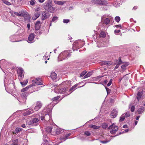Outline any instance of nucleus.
I'll return each instance as SVG.
<instances>
[{
    "instance_id": "1",
    "label": "nucleus",
    "mask_w": 145,
    "mask_h": 145,
    "mask_svg": "<svg viewBox=\"0 0 145 145\" xmlns=\"http://www.w3.org/2000/svg\"><path fill=\"white\" fill-rule=\"evenodd\" d=\"M52 0H47L42 4L44 9L48 12L53 13L55 11V8L52 6Z\"/></svg>"
},
{
    "instance_id": "2",
    "label": "nucleus",
    "mask_w": 145,
    "mask_h": 145,
    "mask_svg": "<svg viewBox=\"0 0 145 145\" xmlns=\"http://www.w3.org/2000/svg\"><path fill=\"white\" fill-rule=\"evenodd\" d=\"M33 85H30L26 88L22 89L21 91L23 92L21 95L20 98L18 99V101L22 103H24L26 100V97L29 95L28 92L26 91L28 88L31 87Z\"/></svg>"
},
{
    "instance_id": "3",
    "label": "nucleus",
    "mask_w": 145,
    "mask_h": 145,
    "mask_svg": "<svg viewBox=\"0 0 145 145\" xmlns=\"http://www.w3.org/2000/svg\"><path fill=\"white\" fill-rule=\"evenodd\" d=\"M71 55L70 53L68 51H64L61 52L58 57V61H61L63 59H67Z\"/></svg>"
},
{
    "instance_id": "4",
    "label": "nucleus",
    "mask_w": 145,
    "mask_h": 145,
    "mask_svg": "<svg viewBox=\"0 0 145 145\" xmlns=\"http://www.w3.org/2000/svg\"><path fill=\"white\" fill-rule=\"evenodd\" d=\"M91 2L93 3L101 5H106L108 4L107 2L105 0H92Z\"/></svg>"
},
{
    "instance_id": "5",
    "label": "nucleus",
    "mask_w": 145,
    "mask_h": 145,
    "mask_svg": "<svg viewBox=\"0 0 145 145\" xmlns=\"http://www.w3.org/2000/svg\"><path fill=\"white\" fill-rule=\"evenodd\" d=\"M108 129H111V130L110 131V132L111 133H115L118 130V127L116 126L115 124L113 123L110 127H108Z\"/></svg>"
},
{
    "instance_id": "6",
    "label": "nucleus",
    "mask_w": 145,
    "mask_h": 145,
    "mask_svg": "<svg viewBox=\"0 0 145 145\" xmlns=\"http://www.w3.org/2000/svg\"><path fill=\"white\" fill-rule=\"evenodd\" d=\"M112 19V18L111 17L106 18L104 16L102 17L101 18V20L102 22L106 25L109 24Z\"/></svg>"
},
{
    "instance_id": "7",
    "label": "nucleus",
    "mask_w": 145,
    "mask_h": 145,
    "mask_svg": "<svg viewBox=\"0 0 145 145\" xmlns=\"http://www.w3.org/2000/svg\"><path fill=\"white\" fill-rule=\"evenodd\" d=\"M51 110L48 109L47 110L48 114H45V120L48 121L50 119L51 116Z\"/></svg>"
},
{
    "instance_id": "8",
    "label": "nucleus",
    "mask_w": 145,
    "mask_h": 145,
    "mask_svg": "<svg viewBox=\"0 0 145 145\" xmlns=\"http://www.w3.org/2000/svg\"><path fill=\"white\" fill-rule=\"evenodd\" d=\"M39 121V119L37 118H33L29 122V125L36 126L37 125Z\"/></svg>"
},
{
    "instance_id": "9",
    "label": "nucleus",
    "mask_w": 145,
    "mask_h": 145,
    "mask_svg": "<svg viewBox=\"0 0 145 145\" xmlns=\"http://www.w3.org/2000/svg\"><path fill=\"white\" fill-rule=\"evenodd\" d=\"M49 14L48 12L46 11H44L42 14V19L44 20L49 18Z\"/></svg>"
},
{
    "instance_id": "10",
    "label": "nucleus",
    "mask_w": 145,
    "mask_h": 145,
    "mask_svg": "<svg viewBox=\"0 0 145 145\" xmlns=\"http://www.w3.org/2000/svg\"><path fill=\"white\" fill-rule=\"evenodd\" d=\"M34 37L35 35L33 33L30 34L28 37V42L30 43L33 42Z\"/></svg>"
},
{
    "instance_id": "11",
    "label": "nucleus",
    "mask_w": 145,
    "mask_h": 145,
    "mask_svg": "<svg viewBox=\"0 0 145 145\" xmlns=\"http://www.w3.org/2000/svg\"><path fill=\"white\" fill-rule=\"evenodd\" d=\"M17 73L19 77H22L24 75V72L22 68H18L17 70Z\"/></svg>"
},
{
    "instance_id": "12",
    "label": "nucleus",
    "mask_w": 145,
    "mask_h": 145,
    "mask_svg": "<svg viewBox=\"0 0 145 145\" xmlns=\"http://www.w3.org/2000/svg\"><path fill=\"white\" fill-rule=\"evenodd\" d=\"M33 82V83H35L37 84V85H42V82L41 80V79L40 78H37L35 80H32Z\"/></svg>"
},
{
    "instance_id": "13",
    "label": "nucleus",
    "mask_w": 145,
    "mask_h": 145,
    "mask_svg": "<svg viewBox=\"0 0 145 145\" xmlns=\"http://www.w3.org/2000/svg\"><path fill=\"white\" fill-rule=\"evenodd\" d=\"M42 106L41 103L40 102H37L34 109L36 111H37Z\"/></svg>"
},
{
    "instance_id": "14",
    "label": "nucleus",
    "mask_w": 145,
    "mask_h": 145,
    "mask_svg": "<svg viewBox=\"0 0 145 145\" xmlns=\"http://www.w3.org/2000/svg\"><path fill=\"white\" fill-rule=\"evenodd\" d=\"M61 129L59 128H58L56 127H55V126H53V130H54V133H52L53 134H59L61 132Z\"/></svg>"
},
{
    "instance_id": "15",
    "label": "nucleus",
    "mask_w": 145,
    "mask_h": 145,
    "mask_svg": "<svg viewBox=\"0 0 145 145\" xmlns=\"http://www.w3.org/2000/svg\"><path fill=\"white\" fill-rule=\"evenodd\" d=\"M118 113V111L116 109H114L112 111V113L111 114H110V116L111 117V118H115Z\"/></svg>"
},
{
    "instance_id": "16",
    "label": "nucleus",
    "mask_w": 145,
    "mask_h": 145,
    "mask_svg": "<svg viewBox=\"0 0 145 145\" xmlns=\"http://www.w3.org/2000/svg\"><path fill=\"white\" fill-rule=\"evenodd\" d=\"M50 75L51 77L53 80L56 81L57 76L56 74L54 72H52Z\"/></svg>"
},
{
    "instance_id": "17",
    "label": "nucleus",
    "mask_w": 145,
    "mask_h": 145,
    "mask_svg": "<svg viewBox=\"0 0 145 145\" xmlns=\"http://www.w3.org/2000/svg\"><path fill=\"white\" fill-rule=\"evenodd\" d=\"M34 112L33 110L32 109H29L26 110V111L24 112V115H29L31 113H33Z\"/></svg>"
},
{
    "instance_id": "18",
    "label": "nucleus",
    "mask_w": 145,
    "mask_h": 145,
    "mask_svg": "<svg viewBox=\"0 0 145 145\" xmlns=\"http://www.w3.org/2000/svg\"><path fill=\"white\" fill-rule=\"evenodd\" d=\"M53 126L52 127H46V131L48 133H54V131L53 130Z\"/></svg>"
},
{
    "instance_id": "19",
    "label": "nucleus",
    "mask_w": 145,
    "mask_h": 145,
    "mask_svg": "<svg viewBox=\"0 0 145 145\" xmlns=\"http://www.w3.org/2000/svg\"><path fill=\"white\" fill-rule=\"evenodd\" d=\"M40 21H37L35 25V29L36 30H38L39 29L40 26Z\"/></svg>"
},
{
    "instance_id": "20",
    "label": "nucleus",
    "mask_w": 145,
    "mask_h": 145,
    "mask_svg": "<svg viewBox=\"0 0 145 145\" xmlns=\"http://www.w3.org/2000/svg\"><path fill=\"white\" fill-rule=\"evenodd\" d=\"M12 144L10 145H20V143L18 142V139H17L16 140H12Z\"/></svg>"
},
{
    "instance_id": "21",
    "label": "nucleus",
    "mask_w": 145,
    "mask_h": 145,
    "mask_svg": "<svg viewBox=\"0 0 145 145\" xmlns=\"http://www.w3.org/2000/svg\"><path fill=\"white\" fill-rule=\"evenodd\" d=\"M71 135V134L69 133L68 134L65 135L63 137L60 138V140L61 142L63 141L68 138V137Z\"/></svg>"
},
{
    "instance_id": "22",
    "label": "nucleus",
    "mask_w": 145,
    "mask_h": 145,
    "mask_svg": "<svg viewBox=\"0 0 145 145\" xmlns=\"http://www.w3.org/2000/svg\"><path fill=\"white\" fill-rule=\"evenodd\" d=\"M142 93L141 91H139L137 93V99H135V101H136L137 100V101L138 102L139 101L140 99L141 98L142 96Z\"/></svg>"
},
{
    "instance_id": "23",
    "label": "nucleus",
    "mask_w": 145,
    "mask_h": 145,
    "mask_svg": "<svg viewBox=\"0 0 145 145\" xmlns=\"http://www.w3.org/2000/svg\"><path fill=\"white\" fill-rule=\"evenodd\" d=\"M40 14V12H38L35 14L34 16L32 17L33 19L34 20H35L39 16Z\"/></svg>"
},
{
    "instance_id": "24",
    "label": "nucleus",
    "mask_w": 145,
    "mask_h": 145,
    "mask_svg": "<svg viewBox=\"0 0 145 145\" xmlns=\"http://www.w3.org/2000/svg\"><path fill=\"white\" fill-rule=\"evenodd\" d=\"M144 108L143 106H142L139 108L137 110L138 114H142V112L144 111Z\"/></svg>"
},
{
    "instance_id": "25",
    "label": "nucleus",
    "mask_w": 145,
    "mask_h": 145,
    "mask_svg": "<svg viewBox=\"0 0 145 145\" xmlns=\"http://www.w3.org/2000/svg\"><path fill=\"white\" fill-rule=\"evenodd\" d=\"M7 63L5 61V59H2L0 61V67H1V66H3V67H5Z\"/></svg>"
},
{
    "instance_id": "26",
    "label": "nucleus",
    "mask_w": 145,
    "mask_h": 145,
    "mask_svg": "<svg viewBox=\"0 0 145 145\" xmlns=\"http://www.w3.org/2000/svg\"><path fill=\"white\" fill-rule=\"evenodd\" d=\"M68 90H67L66 88L65 87L64 88H63L60 89L59 91V93H60L65 94Z\"/></svg>"
},
{
    "instance_id": "27",
    "label": "nucleus",
    "mask_w": 145,
    "mask_h": 145,
    "mask_svg": "<svg viewBox=\"0 0 145 145\" xmlns=\"http://www.w3.org/2000/svg\"><path fill=\"white\" fill-rule=\"evenodd\" d=\"M54 2L56 4H57L59 5H62L65 3V1H54Z\"/></svg>"
},
{
    "instance_id": "28",
    "label": "nucleus",
    "mask_w": 145,
    "mask_h": 145,
    "mask_svg": "<svg viewBox=\"0 0 145 145\" xmlns=\"http://www.w3.org/2000/svg\"><path fill=\"white\" fill-rule=\"evenodd\" d=\"M29 15L28 13L26 12H23L21 13V16H23L25 18L27 16Z\"/></svg>"
},
{
    "instance_id": "29",
    "label": "nucleus",
    "mask_w": 145,
    "mask_h": 145,
    "mask_svg": "<svg viewBox=\"0 0 145 145\" xmlns=\"http://www.w3.org/2000/svg\"><path fill=\"white\" fill-rule=\"evenodd\" d=\"M63 84H64L66 87L70 86H71V82L70 81H65L63 83Z\"/></svg>"
},
{
    "instance_id": "30",
    "label": "nucleus",
    "mask_w": 145,
    "mask_h": 145,
    "mask_svg": "<svg viewBox=\"0 0 145 145\" xmlns=\"http://www.w3.org/2000/svg\"><path fill=\"white\" fill-rule=\"evenodd\" d=\"M30 15L27 16L24 18V21L26 23H28L30 21Z\"/></svg>"
},
{
    "instance_id": "31",
    "label": "nucleus",
    "mask_w": 145,
    "mask_h": 145,
    "mask_svg": "<svg viewBox=\"0 0 145 145\" xmlns=\"http://www.w3.org/2000/svg\"><path fill=\"white\" fill-rule=\"evenodd\" d=\"M89 127L94 129H98L100 128V126H98L93 125H91L89 126Z\"/></svg>"
},
{
    "instance_id": "32",
    "label": "nucleus",
    "mask_w": 145,
    "mask_h": 145,
    "mask_svg": "<svg viewBox=\"0 0 145 145\" xmlns=\"http://www.w3.org/2000/svg\"><path fill=\"white\" fill-rule=\"evenodd\" d=\"M106 36V34L105 32L104 31H101L99 35V37H103L104 38Z\"/></svg>"
},
{
    "instance_id": "33",
    "label": "nucleus",
    "mask_w": 145,
    "mask_h": 145,
    "mask_svg": "<svg viewBox=\"0 0 145 145\" xmlns=\"http://www.w3.org/2000/svg\"><path fill=\"white\" fill-rule=\"evenodd\" d=\"M91 72H89L88 73H87L86 75H85L83 77L84 79H85L89 77L91 75Z\"/></svg>"
},
{
    "instance_id": "34",
    "label": "nucleus",
    "mask_w": 145,
    "mask_h": 145,
    "mask_svg": "<svg viewBox=\"0 0 145 145\" xmlns=\"http://www.w3.org/2000/svg\"><path fill=\"white\" fill-rule=\"evenodd\" d=\"M28 81V80L26 79L24 82H21L20 83L23 86H24L27 84Z\"/></svg>"
},
{
    "instance_id": "35",
    "label": "nucleus",
    "mask_w": 145,
    "mask_h": 145,
    "mask_svg": "<svg viewBox=\"0 0 145 145\" xmlns=\"http://www.w3.org/2000/svg\"><path fill=\"white\" fill-rule=\"evenodd\" d=\"M125 118V116H124V114L122 115L121 117H120V122L122 121H123Z\"/></svg>"
},
{
    "instance_id": "36",
    "label": "nucleus",
    "mask_w": 145,
    "mask_h": 145,
    "mask_svg": "<svg viewBox=\"0 0 145 145\" xmlns=\"http://www.w3.org/2000/svg\"><path fill=\"white\" fill-rule=\"evenodd\" d=\"M128 65V64L127 63H125V64L121 65V68L123 70H124L125 69V67Z\"/></svg>"
},
{
    "instance_id": "37",
    "label": "nucleus",
    "mask_w": 145,
    "mask_h": 145,
    "mask_svg": "<svg viewBox=\"0 0 145 145\" xmlns=\"http://www.w3.org/2000/svg\"><path fill=\"white\" fill-rule=\"evenodd\" d=\"M22 129L21 128L17 127L15 129V133H18L19 132L22 130Z\"/></svg>"
},
{
    "instance_id": "38",
    "label": "nucleus",
    "mask_w": 145,
    "mask_h": 145,
    "mask_svg": "<svg viewBox=\"0 0 145 145\" xmlns=\"http://www.w3.org/2000/svg\"><path fill=\"white\" fill-rule=\"evenodd\" d=\"M78 86V84H76L75 85H74V86H72V88L70 89L69 90L70 91H71L72 90H74L75 89V88L77 87Z\"/></svg>"
},
{
    "instance_id": "39",
    "label": "nucleus",
    "mask_w": 145,
    "mask_h": 145,
    "mask_svg": "<svg viewBox=\"0 0 145 145\" xmlns=\"http://www.w3.org/2000/svg\"><path fill=\"white\" fill-rule=\"evenodd\" d=\"M103 64L105 65H110L111 64V63L108 61H105L103 62Z\"/></svg>"
},
{
    "instance_id": "40",
    "label": "nucleus",
    "mask_w": 145,
    "mask_h": 145,
    "mask_svg": "<svg viewBox=\"0 0 145 145\" xmlns=\"http://www.w3.org/2000/svg\"><path fill=\"white\" fill-rule=\"evenodd\" d=\"M102 127L103 129L106 128L108 127V125L107 124L104 123H103L102 125Z\"/></svg>"
},
{
    "instance_id": "41",
    "label": "nucleus",
    "mask_w": 145,
    "mask_h": 145,
    "mask_svg": "<svg viewBox=\"0 0 145 145\" xmlns=\"http://www.w3.org/2000/svg\"><path fill=\"white\" fill-rule=\"evenodd\" d=\"M87 72L86 71H84L82 72L80 75V77H82Z\"/></svg>"
},
{
    "instance_id": "42",
    "label": "nucleus",
    "mask_w": 145,
    "mask_h": 145,
    "mask_svg": "<svg viewBox=\"0 0 145 145\" xmlns=\"http://www.w3.org/2000/svg\"><path fill=\"white\" fill-rule=\"evenodd\" d=\"M115 20L117 22H119L120 20V18L118 16H116L115 18Z\"/></svg>"
},
{
    "instance_id": "43",
    "label": "nucleus",
    "mask_w": 145,
    "mask_h": 145,
    "mask_svg": "<svg viewBox=\"0 0 145 145\" xmlns=\"http://www.w3.org/2000/svg\"><path fill=\"white\" fill-rule=\"evenodd\" d=\"M118 63L120 65L122 63H124L121 60V57H119L118 58Z\"/></svg>"
},
{
    "instance_id": "44",
    "label": "nucleus",
    "mask_w": 145,
    "mask_h": 145,
    "mask_svg": "<svg viewBox=\"0 0 145 145\" xmlns=\"http://www.w3.org/2000/svg\"><path fill=\"white\" fill-rule=\"evenodd\" d=\"M58 20V17L56 16H54L53 17L52 21L54 22Z\"/></svg>"
},
{
    "instance_id": "45",
    "label": "nucleus",
    "mask_w": 145,
    "mask_h": 145,
    "mask_svg": "<svg viewBox=\"0 0 145 145\" xmlns=\"http://www.w3.org/2000/svg\"><path fill=\"white\" fill-rule=\"evenodd\" d=\"M30 4L33 6L35 4V0H31L30 1Z\"/></svg>"
},
{
    "instance_id": "46",
    "label": "nucleus",
    "mask_w": 145,
    "mask_h": 145,
    "mask_svg": "<svg viewBox=\"0 0 145 145\" xmlns=\"http://www.w3.org/2000/svg\"><path fill=\"white\" fill-rule=\"evenodd\" d=\"M84 134L85 135L88 136H89L91 135L90 132L87 131H85L84 133Z\"/></svg>"
},
{
    "instance_id": "47",
    "label": "nucleus",
    "mask_w": 145,
    "mask_h": 145,
    "mask_svg": "<svg viewBox=\"0 0 145 145\" xmlns=\"http://www.w3.org/2000/svg\"><path fill=\"white\" fill-rule=\"evenodd\" d=\"M70 21V20L68 19H64L63 22L65 23H67Z\"/></svg>"
},
{
    "instance_id": "48",
    "label": "nucleus",
    "mask_w": 145,
    "mask_h": 145,
    "mask_svg": "<svg viewBox=\"0 0 145 145\" xmlns=\"http://www.w3.org/2000/svg\"><path fill=\"white\" fill-rule=\"evenodd\" d=\"M4 2L5 4L8 5H11L10 3L7 1H5Z\"/></svg>"
},
{
    "instance_id": "49",
    "label": "nucleus",
    "mask_w": 145,
    "mask_h": 145,
    "mask_svg": "<svg viewBox=\"0 0 145 145\" xmlns=\"http://www.w3.org/2000/svg\"><path fill=\"white\" fill-rule=\"evenodd\" d=\"M112 79H110V81L107 84V86H110L112 84Z\"/></svg>"
},
{
    "instance_id": "50",
    "label": "nucleus",
    "mask_w": 145,
    "mask_h": 145,
    "mask_svg": "<svg viewBox=\"0 0 145 145\" xmlns=\"http://www.w3.org/2000/svg\"><path fill=\"white\" fill-rule=\"evenodd\" d=\"M59 98V96L55 97H54V98H53L52 99V100L53 101H56L57 100H58Z\"/></svg>"
},
{
    "instance_id": "51",
    "label": "nucleus",
    "mask_w": 145,
    "mask_h": 145,
    "mask_svg": "<svg viewBox=\"0 0 145 145\" xmlns=\"http://www.w3.org/2000/svg\"><path fill=\"white\" fill-rule=\"evenodd\" d=\"M124 115V116H125V117H128L130 116V114L129 112H126Z\"/></svg>"
},
{
    "instance_id": "52",
    "label": "nucleus",
    "mask_w": 145,
    "mask_h": 145,
    "mask_svg": "<svg viewBox=\"0 0 145 145\" xmlns=\"http://www.w3.org/2000/svg\"><path fill=\"white\" fill-rule=\"evenodd\" d=\"M135 109V107L134 106H131V112H134Z\"/></svg>"
},
{
    "instance_id": "53",
    "label": "nucleus",
    "mask_w": 145,
    "mask_h": 145,
    "mask_svg": "<svg viewBox=\"0 0 145 145\" xmlns=\"http://www.w3.org/2000/svg\"><path fill=\"white\" fill-rule=\"evenodd\" d=\"M14 14L15 15H16L18 16H21V13L19 14L17 12H14Z\"/></svg>"
},
{
    "instance_id": "54",
    "label": "nucleus",
    "mask_w": 145,
    "mask_h": 145,
    "mask_svg": "<svg viewBox=\"0 0 145 145\" xmlns=\"http://www.w3.org/2000/svg\"><path fill=\"white\" fill-rule=\"evenodd\" d=\"M120 65V64H119L118 63L116 65V66L115 67L114 70H115L116 69H118Z\"/></svg>"
},
{
    "instance_id": "55",
    "label": "nucleus",
    "mask_w": 145,
    "mask_h": 145,
    "mask_svg": "<svg viewBox=\"0 0 145 145\" xmlns=\"http://www.w3.org/2000/svg\"><path fill=\"white\" fill-rule=\"evenodd\" d=\"M40 7H37V8H36L35 10L36 12H37V11H38L39 10H40Z\"/></svg>"
},
{
    "instance_id": "56",
    "label": "nucleus",
    "mask_w": 145,
    "mask_h": 145,
    "mask_svg": "<svg viewBox=\"0 0 145 145\" xmlns=\"http://www.w3.org/2000/svg\"><path fill=\"white\" fill-rule=\"evenodd\" d=\"M106 89L107 91V93H109L110 91V89H109V88H106Z\"/></svg>"
},
{
    "instance_id": "57",
    "label": "nucleus",
    "mask_w": 145,
    "mask_h": 145,
    "mask_svg": "<svg viewBox=\"0 0 145 145\" xmlns=\"http://www.w3.org/2000/svg\"><path fill=\"white\" fill-rule=\"evenodd\" d=\"M115 26L116 27H120V28H121V25L120 24V25H116Z\"/></svg>"
},
{
    "instance_id": "58",
    "label": "nucleus",
    "mask_w": 145,
    "mask_h": 145,
    "mask_svg": "<svg viewBox=\"0 0 145 145\" xmlns=\"http://www.w3.org/2000/svg\"><path fill=\"white\" fill-rule=\"evenodd\" d=\"M40 119L42 120H43L44 119L45 120V116H40Z\"/></svg>"
},
{
    "instance_id": "59",
    "label": "nucleus",
    "mask_w": 145,
    "mask_h": 145,
    "mask_svg": "<svg viewBox=\"0 0 145 145\" xmlns=\"http://www.w3.org/2000/svg\"><path fill=\"white\" fill-rule=\"evenodd\" d=\"M120 31V30H115L114 31V32L115 33H119Z\"/></svg>"
},
{
    "instance_id": "60",
    "label": "nucleus",
    "mask_w": 145,
    "mask_h": 145,
    "mask_svg": "<svg viewBox=\"0 0 145 145\" xmlns=\"http://www.w3.org/2000/svg\"><path fill=\"white\" fill-rule=\"evenodd\" d=\"M100 142L103 143H106L108 142V141H100Z\"/></svg>"
},
{
    "instance_id": "61",
    "label": "nucleus",
    "mask_w": 145,
    "mask_h": 145,
    "mask_svg": "<svg viewBox=\"0 0 145 145\" xmlns=\"http://www.w3.org/2000/svg\"><path fill=\"white\" fill-rule=\"evenodd\" d=\"M38 1L40 3H42L45 0H38Z\"/></svg>"
},
{
    "instance_id": "62",
    "label": "nucleus",
    "mask_w": 145,
    "mask_h": 145,
    "mask_svg": "<svg viewBox=\"0 0 145 145\" xmlns=\"http://www.w3.org/2000/svg\"><path fill=\"white\" fill-rule=\"evenodd\" d=\"M30 24H27V27L29 29H30Z\"/></svg>"
},
{
    "instance_id": "63",
    "label": "nucleus",
    "mask_w": 145,
    "mask_h": 145,
    "mask_svg": "<svg viewBox=\"0 0 145 145\" xmlns=\"http://www.w3.org/2000/svg\"><path fill=\"white\" fill-rule=\"evenodd\" d=\"M21 126L23 127V128H25L26 127V126H25V125L24 124H22V125H21Z\"/></svg>"
},
{
    "instance_id": "64",
    "label": "nucleus",
    "mask_w": 145,
    "mask_h": 145,
    "mask_svg": "<svg viewBox=\"0 0 145 145\" xmlns=\"http://www.w3.org/2000/svg\"><path fill=\"white\" fill-rule=\"evenodd\" d=\"M108 82V81L106 80H105L104 81V83L105 84H106Z\"/></svg>"
}]
</instances>
